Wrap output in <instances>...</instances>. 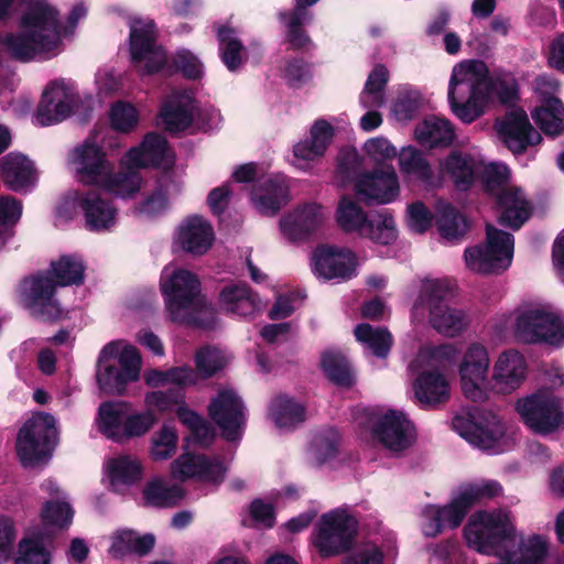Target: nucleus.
Instances as JSON below:
<instances>
[{"mask_svg": "<svg viewBox=\"0 0 564 564\" xmlns=\"http://www.w3.org/2000/svg\"><path fill=\"white\" fill-rule=\"evenodd\" d=\"M469 544L485 554L497 555L500 564H543L547 555V544L541 535H533L516 552V529L507 513L497 510L475 512L464 529Z\"/></svg>", "mask_w": 564, "mask_h": 564, "instance_id": "f257e3e1", "label": "nucleus"}, {"mask_svg": "<svg viewBox=\"0 0 564 564\" xmlns=\"http://www.w3.org/2000/svg\"><path fill=\"white\" fill-rule=\"evenodd\" d=\"M161 292L172 322L200 329L214 328L215 315L207 307L195 273L177 269L167 278L162 275Z\"/></svg>", "mask_w": 564, "mask_h": 564, "instance_id": "f03ea898", "label": "nucleus"}, {"mask_svg": "<svg viewBox=\"0 0 564 564\" xmlns=\"http://www.w3.org/2000/svg\"><path fill=\"white\" fill-rule=\"evenodd\" d=\"M454 296V284L448 279H433L423 282L413 310L427 311L431 326L447 337L462 334L468 321L463 310L449 305Z\"/></svg>", "mask_w": 564, "mask_h": 564, "instance_id": "7ed1b4c3", "label": "nucleus"}, {"mask_svg": "<svg viewBox=\"0 0 564 564\" xmlns=\"http://www.w3.org/2000/svg\"><path fill=\"white\" fill-rule=\"evenodd\" d=\"M459 72H464L462 78L458 77L457 66L454 68L448 85V102L454 115L464 123H471L482 113L477 105L479 87L485 86L489 91L492 82L488 76V68L482 61H468L458 65Z\"/></svg>", "mask_w": 564, "mask_h": 564, "instance_id": "20e7f679", "label": "nucleus"}, {"mask_svg": "<svg viewBox=\"0 0 564 564\" xmlns=\"http://www.w3.org/2000/svg\"><path fill=\"white\" fill-rule=\"evenodd\" d=\"M514 237L512 234L486 224V240L464 251L466 267L480 274H501L512 262Z\"/></svg>", "mask_w": 564, "mask_h": 564, "instance_id": "39448f33", "label": "nucleus"}, {"mask_svg": "<svg viewBox=\"0 0 564 564\" xmlns=\"http://www.w3.org/2000/svg\"><path fill=\"white\" fill-rule=\"evenodd\" d=\"M516 411L534 434L546 436L564 430V399L549 389L519 399Z\"/></svg>", "mask_w": 564, "mask_h": 564, "instance_id": "423d86ee", "label": "nucleus"}, {"mask_svg": "<svg viewBox=\"0 0 564 564\" xmlns=\"http://www.w3.org/2000/svg\"><path fill=\"white\" fill-rule=\"evenodd\" d=\"M56 420L50 413L40 412L19 430L17 453L23 466H34L50 457L57 443Z\"/></svg>", "mask_w": 564, "mask_h": 564, "instance_id": "0eeeda50", "label": "nucleus"}, {"mask_svg": "<svg viewBox=\"0 0 564 564\" xmlns=\"http://www.w3.org/2000/svg\"><path fill=\"white\" fill-rule=\"evenodd\" d=\"M358 531L355 517L335 509L322 514L312 533L313 545L324 558L351 550Z\"/></svg>", "mask_w": 564, "mask_h": 564, "instance_id": "6e6552de", "label": "nucleus"}, {"mask_svg": "<svg viewBox=\"0 0 564 564\" xmlns=\"http://www.w3.org/2000/svg\"><path fill=\"white\" fill-rule=\"evenodd\" d=\"M59 285L45 270L30 274L19 284V299L31 316L43 322L61 318L63 310L56 297Z\"/></svg>", "mask_w": 564, "mask_h": 564, "instance_id": "1a4fd4ad", "label": "nucleus"}, {"mask_svg": "<svg viewBox=\"0 0 564 564\" xmlns=\"http://www.w3.org/2000/svg\"><path fill=\"white\" fill-rule=\"evenodd\" d=\"M514 336L525 344L546 343L558 347L564 344V322L544 308L524 310L516 318Z\"/></svg>", "mask_w": 564, "mask_h": 564, "instance_id": "9d476101", "label": "nucleus"}, {"mask_svg": "<svg viewBox=\"0 0 564 564\" xmlns=\"http://www.w3.org/2000/svg\"><path fill=\"white\" fill-rule=\"evenodd\" d=\"M208 415L220 429L228 442L241 438L246 426L245 405L241 398L231 389L220 390L208 404Z\"/></svg>", "mask_w": 564, "mask_h": 564, "instance_id": "9b49d317", "label": "nucleus"}, {"mask_svg": "<svg viewBox=\"0 0 564 564\" xmlns=\"http://www.w3.org/2000/svg\"><path fill=\"white\" fill-rule=\"evenodd\" d=\"M311 268L317 278L347 281L357 275V259L349 248L321 243L312 251Z\"/></svg>", "mask_w": 564, "mask_h": 564, "instance_id": "f8f14e48", "label": "nucleus"}, {"mask_svg": "<svg viewBox=\"0 0 564 564\" xmlns=\"http://www.w3.org/2000/svg\"><path fill=\"white\" fill-rule=\"evenodd\" d=\"M141 356L133 346L122 349L118 365L97 366L96 380L99 389L107 394L122 395L128 383L139 379Z\"/></svg>", "mask_w": 564, "mask_h": 564, "instance_id": "ddd939ff", "label": "nucleus"}, {"mask_svg": "<svg viewBox=\"0 0 564 564\" xmlns=\"http://www.w3.org/2000/svg\"><path fill=\"white\" fill-rule=\"evenodd\" d=\"M452 427L468 443L482 449L495 448L505 434V427L496 416L485 419L477 408L465 414H456Z\"/></svg>", "mask_w": 564, "mask_h": 564, "instance_id": "4468645a", "label": "nucleus"}, {"mask_svg": "<svg viewBox=\"0 0 564 564\" xmlns=\"http://www.w3.org/2000/svg\"><path fill=\"white\" fill-rule=\"evenodd\" d=\"M173 473L181 481L193 479L218 488L225 481L227 467L218 457L187 452L173 462Z\"/></svg>", "mask_w": 564, "mask_h": 564, "instance_id": "2eb2a0df", "label": "nucleus"}, {"mask_svg": "<svg viewBox=\"0 0 564 564\" xmlns=\"http://www.w3.org/2000/svg\"><path fill=\"white\" fill-rule=\"evenodd\" d=\"M495 127L502 142L516 155L523 154L530 145L542 141V135L532 127L522 108L511 109L497 118Z\"/></svg>", "mask_w": 564, "mask_h": 564, "instance_id": "dca6fc26", "label": "nucleus"}, {"mask_svg": "<svg viewBox=\"0 0 564 564\" xmlns=\"http://www.w3.org/2000/svg\"><path fill=\"white\" fill-rule=\"evenodd\" d=\"M68 163L74 167L77 181L84 185H98L113 169L104 148L90 139L70 151Z\"/></svg>", "mask_w": 564, "mask_h": 564, "instance_id": "f3484780", "label": "nucleus"}, {"mask_svg": "<svg viewBox=\"0 0 564 564\" xmlns=\"http://www.w3.org/2000/svg\"><path fill=\"white\" fill-rule=\"evenodd\" d=\"M489 368L487 349L478 343L471 344L460 362L459 375L462 390L465 397L473 402H484L487 392L481 388Z\"/></svg>", "mask_w": 564, "mask_h": 564, "instance_id": "a211bd4d", "label": "nucleus"}, {"mask_svg": "<svg viewBox=\"0 0 564 564\" xmlns=\"http://www.w3.org/2000/svg\"><path fill=\"white\" fill-rule=\"evenodd\" d=\"M357 195L366 205L389 204L399 194V181L392 165L362 174L355 184Z\"/></svg>", "mask_w": 564, "mask_h": 564, "instance_id": "6ab92c4d", "label": "nucleus"}, {"mask_svg": "<svg viewBox=\"0 0 564 564\" xmlns=\"http://www.w3.org/2000/svg\"><path fill=\"white\" fill-rule=\"evenodd\" d=\"M58 15V11L45 0H32L21 17V28L54 48L61 40Z\"/></svg>", "mask_w": 564, "mask_h": 564, "instance_id": "aec40b11", "label": "nucleus"}, {"mask_svg": "<svg viewBox=\"0 0 564 564\" xmlns=\"http://www.w3.org/2000/svg\"><path fill=\"white\" fill-rule=\"evenodd\" d=\"M75 202L83 212L88 230L104 231L115 226L117 208L99 189L78 191Z\"/></svg>", "mask_w": 564, "mask_h": 564, "instance_id": "412c9836", "label": "nucleus"}, {"mask_svg": "<svg viewBox=\"0 0 564 564\" xmlns=\"http://www.w3.org/2000/svg\"><path fill=\"white\" fill-rule=\"evenodd\" d=\"M250 200L260 215L273 217L288 205L290 187L281 176L263 177L250 191Z\"/></svg>", "mask_w": 564, "mask_h": 564, "instance_id": "4be33fe9", "label": "nucleus"}, {"mask_svg": "<svg viewBox=\"0 0 564 564\" xmlns=\"http://www.w3.org/2000/svg\"><path fill=\"white\" fill-rule=\"evenodd\" d=\"M72 97V93L64 82L54 80L48 84L36 108V121L45 127L65 120L73 112Z\"/></svg>", "mask_w": 564, "mask_h": 564, "instance_id": "5701e85b", "label": "nucleus"}, {"mask_svg": "<svg viewBox=\"0 0 564 564\" xmlns=\"http://www.w3.org/2000/svg\"><path fill=\"white\" fill-rule=\"evenodd\" d=\"M411 427V422L402 412L389 410L377 420L372 433L384 447L393 452H402L413 443Z\"/></svg>", "mask_w": 564, "mask_h": 564, "instance_id": "b1692460", "label": "nucleus"}, {"mask_svg": "<svg viewBox=\"0 0 564 564\" xmlns=\"http://www.w3.org/2000/svg\"><path fill=\"white\" fill-rule=\"evenodd\" d=\"M498 213V224L512 230H519L532 216L533 206L521 188L513 186L500 192L492 199Z\"/></svg>", "mask_w": 564, "mask_h": 564, "instance_id": "393cba45", "label": "nucleus"}, {"mask_svg": "<svg viewBox=\"0 0 564 564\" xmlns=\"http://www.w3.org/2000/svg\"><path fill=\"white\" fill-rule=\"evenodd\" d=\"M215 239L212 225L199 215L185 218L176 231V243L192 256H203L213 246Z\"/></svg>", "mask_w": 564, "mask_h": 564, "instance_id": "a878e982", "label": "nucleus"}, {"mask_svg": "<svg viewBox=\"0 0 564 564\" xmlns=\"http://www.w3.org/2000/svg\"><path fill=\"white\" fill-rule=\"evenodd\" d=\"M322 221L321 207L312 203L299 207L289 216L283 217L280 220V228L288 240L297 242L308 239Z\"/></svg>", "mask_w": 564, "mask_h": 564, "instance_id": "bb28decb", "label": "nucleus"}, {"mask_svg": "<svg viewBox=\"0 0 564 564\" xmlns=\"http://www.w3.org/2000/svg\"><path fill=\"white\" fill-rule=\"evenodd\" d=\"M219 305L226 313L247 317L261 311L259 295L246 282H229L219 292Z\"/></svg>", "mask_w": 564, "mask_h": 564, "instance_id": "cd10ccee", "label": "nucleus"}, {"mask_svg": "<svg viewBox=\"0 0 564 564\" xmlns=\"http://www.w3.org/2000/svg\"><path fill=\"white\" fill-rule=\"evenodd\" d=\"M169 142L166 138L156 132L144 135L141 144L129 151V161L137 167H171L174 158H169Z\"/></svg>", "mask_w": 564, "mask_h": 564, "instance_id": "c85d7f7f", "label": "nucleus"}, {"mask_svg": "<svg viewBox=\"0 0 564 564\" xmlns=\"http://www.w3.org/2000/svg\"><path fill=\"white\" fill-rule=\"evenodd\" d=\"M414 394L421 408L433 409L451 397L449 383L437 370L421 371L414 381Z\"/></svg>", "mask_w": 564, "mask_h": 564, "instance_id": "c756f323", "label": "nucleus"}, {"mask_svg": "<svg viewBox=\"0 0 564 564\" xmlns=\"http://www.w3.org/2000/svg\"><path fill=\"white\" fill-rule=\"evenodd\" d=\"M501 494V484L492 479L469 484L463 487L459 494L453 498V519H455L456 522L459 521V519H465L473 506L491 500Z\"/></svg>", "mask_w": 564, "mask_h": 564, "instance_id": "7c9ffc66", "label": "nucleus"}, {"mask_svg": "<svg viewBox=\"0 0 564 564\" xmlns=\"http://www.w3.org/2000/svg\"><path fill=\"white\" fill-rule=\"evenodd\" d=\"M0 174L8 189L20 193L33 184L35 169L26 156L9 153L1 160Z\"/></svg>", "mask_w": 564, "mask_h": 564, "instance_id": "2f4dec72", "label": "nucleus"}, {"mask_svg": "<svg viewBox=\"0 0 564 564\" xmlns=\"http://www.w3.org/2000/svg\"><path fill=\"white\" fill-rule=\"evenodd\" d=\"M414 135L420 145L429 149L448 148L456 137L452 123L436 116L426 117L419 122Z\"/></svg>", "mask_w": 564, "mask_h": 564, "instance_id": "473e14b6", "label": "nucleus"}, {"mask_svg": "<svg viewBox=\"0 0 564 564\" xmlns=\"http://www.w3.org/2000/svg\"><path fill=\"white\" fill-rule=\"evenodd\" d=\"M130 410L126 401H105L97 410L96 425L98 431L108 440L122 443V430Z\"/></svg>", "mask_w": 564, "mask_h": 564, "instance_id": "72a5a7b5", "label": "nucleus"}, {"mask_svg": "<svg viewBox=\"0 0 564 564\" xmlns=\"http://www.w3.org/2000/svg\"><path fill=\"white\" fill-rule=\"evenodd\" d=\"M525 373L527 362L524 357L516 350H509L499 356L494 367L492 377L498 384L505 386L503 390L512 391L524 381Z\"/></svg>", "mask_w": 564, "mask_h": 564, "instance_id": "f704fd0d", "label": "nucleus"}, {"mask_svg": "<svg viewBox=\"0 0 564 564\" xmlns=\"http://www.w3.org/2000/svg\"><path fill=\"white\" fill-rule=\"evenodd\" d=\"M333 137V126L324 119H318L310 130V139L297 142L293 148V154L297 159L312 161L324 155Z\"/></svg>", "mask_w": 564, "mask_h": 564, "instance_id": "c9c22d12", "label": "nucleus"}, {"mask_svg": "<svg viewBox=\"0 0 564 564\" xmlns=\"http://www.w3.org/2000/svg\"><path fill=\"white\" fill-rule=\"evenodd\" d=\"M435 225L440 236L451 243H460L470 229V221L452 204L437 207Z\"/></svg>", "mask_w": 564, "mask_h": 564, "instance_id": "e433bc0d", "label": "nucleus"}, {"mask_svg": "<svg viewBox=\"0 0 564 564\" xmlns=\"http://www.w3.org/2000/svg\"><path fill=\"white\" fill-rule=\"evenodd\" d=\"M51 531L42 530L24 538L19 543V556L14 564H51L52 554L48 546L53 544Z\"/></svg>", "mask_w": 564, "mask_h": 564, "instance_id": "4c0bfd02", "label": "nucleus"}, {"mask_svg": "<svg viewBox=\"0 0 564 564\" xmlns=\"http://www.w3.org/2000/svg\"><path fill=\"white\" fill-rule=\"evenodd\" d=\"M155 545V536L152 533L138 535L133 530H120L112 536L110 553L115 558H123L129 554L138 556L148 555Z\"/></svg>", "mask_w": 564, "mask_h": 564, "instance_id": "58836bf2", "label": "nucleus"}, {"mask_svg": "<svg viewBox=\"0 0 564 564\" xmlns=\"http://www.w3.org/2000/svg\"><path fill=\"white\" fill-rule=\"evenodd\" d=\"M55 280L59 288L82 285L85 282L86 265L78 254H62L58 259L52 260L48 269L45 270Z\"/></svg>", "mask_w": 564, "mask_h": 564, "instance_id": "ea45409f", "label": "nucleus"}, {"mask_svg": "<svg viewBox=\"0 0 564 564\" xmlns=\"http://www.w3.org/2000/svg\"><path fill=\"white\" fill-rule=\"evenodd\" d=\"M156 36V24L153 20L135 19L131 23L129 42L132 63L139 64L147 55L154 53Z\"/></svg>", "mask_w": 564, "mask_h": 564, "instance_id": "a19ab883", "label": "nucleus"}, {"mask_svg": "<svg viewBox=\"0 0 564 564\" xmlns=\"http://www.w3.org/2000/svg\"><path fill=\"white\" fill-rule=\"evenodd\" d=\"M219 57L229 72H237L246 62V47L236 36V30L228 25L216 29Z\"/></svg>", "mask_w": 564, "mask_h": 564, "instance_id": "79ce46f5", "label": "nucleus"}, {"mask_svg": "<svg viewBox=\"0 0 564 564\" xmlns=\"http://www.w3.org/2000/svg\"><path fill=\"white\" fill-rule=\"evenodd\" d=\"M3 45L9 55L20 62H29L36 54L50 52L53 48L46 45L36 34L23 30L18 33H9L3 40Z\"/></svg>", "mask_w": 564, "mask_h": 564, "instance_id": "37998d69", "label": "nucleus"}, {"mask_svg": "<svg viewBox=\"0 0 564 564\" xmlns=\"http://www.w3.org/2000/svg\"><path fill=\"white\" fill-rule=\"evenodd\" d=\"M270 412L279 429L294 430L306 420L305 405L286 394L273 399Z\"/></svg>", "mask_w": 564, "mask_h": 564, "instance_id": "c03bdc74", "label": "nucleus"}, {"mask_svg": "<svg viewBox=\"0 0 564 564\" xmlns=\"http://www.w3.org/2000/svg\"><path fill=\"white\" fill-rule=\"evenodd\" d=\"M184 496L185 491L181 486H166L161 479L149 481L142 490L145 505L155 508L176 507L183 500Z\"/></svg>", "mask_w": 564, "mask_h": 564, "instance_id": "a18cd8bd", "label": "nucleus"}, {"mask_svg": "<svg viewBox=\"0 0 564 564\" xmlns=\"http://www.w3.org/2000/svg\"><path fill=\"white\" fill-rule=\"evenodd\" d=\"M358 341L368 346L378 358H386L393 345V336L387 327H373L368 323H360L354 329Z\"/></svg>", "mask_w": 564, "mask_h": 564, "instance_id": "49530a36", "label": "nucleus"}, {"mask_svg": "<svg viewBox=\"0 0 564 564\" xmlns=\"http://www.w3.org/2000/svg\"><path fill=\"white\" fill-rule=\"evenodd\" d=\"M453 500L445 506L429 505L423 510L425 521L422 525V532L427 538H435L441 534L445 527L457 529L464 519L455 521L453 519Z\"/></svg>", "mask_w": 564, "mask_h": 564, "instance_id": "de8ad7c7", "label": "nucleus"}, {"mask_svg": "<svg viewBox=\"0 0 564 564\" xmlns=\"http://www.w3.org/2000/svg\"><path fill=\"white\" fill-rule=\"evenodd\" d=\"M443 169L458 189L467 191L473 186L475 181V167L470 156L464 155L458 151H453L445 159Z\"/></svg>", "mask_w": 564, "mask_h": 564, "instance_id": "09e8293b", "label": "nucleus"}, {"mask_svg": "<svg viewBox=\"0 0 564 564\" xmlns=\"http://www.w3.org/2000/svg\"><path fill=\"white\" fill-rule=\"evenodd\" d=\"M389 78L390 74L384 64L378 63L373 66L360 94V102L365 108L383 106V90L389 83Z\"/></svg>", "mask_w": 564, "mask_h": 564, "instance_id": "8fccbe9b", "label": "nucleus"}, {"mask_svg": "<svg viewBox=\"0 0 564 564\" xmlns=\"http://www.w3.org/2000/svg\"><path fill=\"white\" fill-rule=\"evenodd\" d=\"M321 366L328 380L335 386L350 388L354 384L349 362L339 351H325L321 358Z\"/></svg>", "mask_w": 564, "mask_h": 564, "instance_id": "3c124183", "label": "nucleus"}, {"mask_svg": "<svg viewBox=\"0 0 564 564\" xmlns=\"http://www.w3.org/2000/svg\"><path fill=\"white\" fill-rule=\"evenodd\" d=\"M160 118L167 132L177 134L186 131L194 122L192 110L181 101H167L160 110Z\"/></svg>", "mask_w": 564, "mask_h": 564, "instance_id": "603ef678", "label": "nucleus"}, {"mask_svg": "<svg viewBox=\"0 0 564 564\" xmlns=\"http://www.w3.org/2000/svg\"><path fill=\"white\" fill-rule=\"evenodd\" d=\"M400 169L403 173L414 175L424 185L434 183V172L422 152L415 148L403 149L399 158Z\"/></svg>", "mask_w": 564, "mask_h": 564, "instance_id": "864d4df0", "label": "nucleus"}, {"mask_svg": "<svg viewBox=\"0 0 564 564\" xmlns=\"http://www.w3.org/2000/svg\"><path fill=\"white\" fill-rule=\"evenodd\" d=\"M338 226L346 232L362 235L366 225L370 221L364 209L354 200L343 197L336 210Z\"/></svg>", "mask_w": 564, "mask_h": 564, "instance_id": "5fc2aeb1", "label": "nucleus"}, {"mask_svg": "<svg viewBox=\"0 0 564 564\" xmlns=\"http://www.w3.org/2000/svg\"><path fill=\"white\" fill-rule=\"evenodd\" d=\"M75 511L69 502L62 500H47L41 509V520L45 527L59 531L67 530L72 523Z\"/></svg>", "mask_w": 564, "mask_h": 564, "instance_id": "6e6d98bb", "label": "nucleus"}, {"mask_svg": "<svg viewBox=\"0 0 564 564\" xmlns=\"http://www.w3.org/2000/svg\"><path fill=\"white\" fill-rule=\"evenodd\" d=\"M116 196L128 198L140 191V177L137 173L108 172L97 185Z\"/></svg>", "mask_w": 564, "mask_h": 564, "instance_id": "4d7b16f0", "label": "nucleus"}, {"mask_svg": "<svg viewBox=\"0 0 564 564\" xmlns=\"http://www.w3.org/2000/svg\"><path fill=\"white\" fill-rule=\"evenodd\" d=\"M278 19L286 28V42L291 50H303L311 43V37L304 29L307 20L306 17L284 10L278 13Z\"/></svg>", "mask_w": 564, "mask_h": 564, "instance_id": "13d9d810", "label": "nucleus"}, {"mask_svg": "<svg viewBox=\"0 0 564 564\" xmlns=\"http://www.w3.org/2000/svg\"><path fill=\"white\" fill-rule=\"evenodd\" d=\"M195 371L198 379H209L217 375L226 367V358L224 354L212 346H205L195 354Z\"/></svg>", "mask_w": 564, "mask_h": 564, "instance_id": "bf43d9fd", "label": "nucleus"}, {"mask_svg": "<svg viewBox=\"0 0 564 564\" xmlns=\"http://www.w3.org/2000/svg\"><path fill=\"white\" fill-rule=\"evenodd\" d=\"M361 236L379 245H391L398 237L394 218L387 213L379 214L377 218L370 219Z\"/></svg>", "mask_w": 564, "mask_h": 564, "instance_id": "052dcab7", "label": "nucleus"}, {"mask_svg": "<svg viewBox=\"0 0 564 564\" xmlns=\"http://www.w3.org/2000/svg\"><path fill=\"white\" fill-rule=\"evenodd\" d=\"M141 463L131 456H120L110 462L109 476L112 482L133 485L142 477Z\"/></svg>", "mask_w": 564, "mask_h": 564, "instance_id": "680f3d73", "label": "nucleus"}, {"mask_svg": "<svg viewBox=\"0 0 564 564\" xmlns=\"http://www.w3.org/2000/svg\"><path fill=\"white\" fill-rule=\"evenodd\" d=\"M185 401V390L181 388H169L166 390L151 391L145 394L144 402L148 410H156L166 413L176 410Z\"/></svg>", "mask_w": 564, "mask_h": 564, "instance_id": "e2e57ef3", "label": "nucleus"}, {"mask_svg": "<svg viewBox=\"0 0 564 564\" xmlns=\"http://www.w3.org/2000/svg\"><path fill=\"white\" fill-rule=\"evenodd\" d=\"M158 421L159 417L152 410L134 412L130 405V410H128L126 417V424L122 430V443L128 440L145 435L158 423Z\"/></svg>", "mask_w": 564, "mask_h": 564, "instance_id": "0e129e2a", "label": "nucleus"}, {"mask_svg": "<svg viewBox=\"0 0 564 564\" xmlns=\"http://www.w3.org/2000/svg\"><path fill=\"white\" fill-rule=\"evenodd\" d=\"M109 119L112 130L129 133L137 127L139 113L130 102L118 100L110 108Z\"/></svg>", "mask_w": 564, "mask_h": 564, "instance_id": "69168bd1", "label": "nucleus"}, {"mask_svg": "<svg viewBox=\"0 0 564 564\" xmlns=\"http://www.w3.org/2000/svg\"><path fill=\"white\" fill-rule=\"evenodd\" d=\"M510 180L509 169L503 164H489L482 173V187L485 193L495 199L500 192L510 189L508 186Z\"/></svg>", "mask_w": 564, "mask_h": 564, "instance_id": "338daca9", "label": "nucleus"}, {"mask_svg": "<svg viewBox=\"0 0 564 564\" xmlns=\"http://www.w3.org/2000/svg\"><path fill=\"white\" fill-rule=\"evenodd\" d=\"M177 441L178 436L175 429L169 425H163L152 437V457L155 460L171 458L176 452Z\"/></svg>", "mask_w": 564, "mask_h": 564, "instance_id": "774afa93", "label": "nucleus"}]
</instances>
